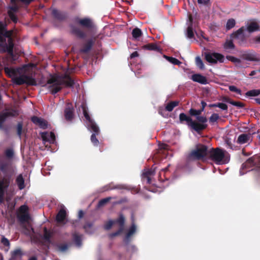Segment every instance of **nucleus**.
I'll return each mask as SVG.
<instances>
[{
    "label": "nucleus",
    "instance_id": "nucleus-52",
    "mask_svg": "<svg viewBox=\"0 0 260 260\" xmlns=\"http://www.w3.org/2000/svg\"><path fill=\"white\" fill-rule=\"evenodd\" d=\"M197 1L199 4H203L209 7L211 6V2L210 0H197Z\"/></svg>",
    "mask_w": 260,
    "mask_h": 260
},
{
    "label": "nucleus",
    "instance_id": "nucleus-31",
    "mask_svg": "<svg viewBox=\"0 0 260 260\" xmlns=\"http://www.w3.org/2000/svg\"><path fill=\"white\" fill-rule=\"evenodd\" d=\"M93 223L87 222L85 223V224L83 226V229L85 230V232L89 234H91L93 232V230L92 229Z\"/></svg>",
    "mask_w": 260,
    "mask_h": 260
},
{
    "label": "nucleus",
    "instance_id": "nucleus-29",
    "mask_svg": "<svg viewBox=\"0 0 260 260\" xmlns=\"http://www.w3.org/2000/svg\"><path fill=\"white\" fill-rule=\"evenodd\" d=\"M259 29L258 24L255 22L250 23L247 27V30L249 32H252L257 30Z\"/></svg>",
    "mask_w": 260,
    "mask_h": 260
},
{
    "label": "nucleus",
    "instance_id": "nucleus-27",
    "mask_svg": "<svg viewBox=\"0 0 260 260\" xmlns=\"http://www.w3.org/2000/svg\"><path fill=\"white\" fill-rule=\"evenodd\" d=\"M6 26L7 25L5 23L0 21V34L6 37H9L11 32L6 30Z\"/></svg>",
    "mask_w": 260,
    "mask_h": 260
},
{
    "label": "nucleus",
    "instance_id": "nucleus-11",
    "mask_svg": "<svg viewBox=\"0 0 260 260\" xmlns=\"http://www.w3.org/2000/svg\"><path fill=\"white\" fill-rule=\"evenodd\" d=\"M205 59L209 63H216L218 61L219 62H223L224 57L219 53H207L205 54Z\"/></svg>",
    "mask_w": 260,
    "mask_h": 260
},
{
    "label": "nucleus",
    "instance_id": "nucleus-16",
    "mask_svg": "<svg viewBox=\"0 0 260 260\" xmlns=\"http://www.w3.org/2000/svg\"><path fill=\"white\" fill-rule=\"evenodd\" d=\"M95 39H90L88 40L86 43L83 45L82 48L80 49V52L83 53H88L92 48L95 41Z\"/></svg>",
    "mask_w": 260,
    "mask_h": 260
},
{
    "label": "nucleus",
    "instance_id": "nucleus-19",
    "mask_svg": "<svg viewBox=\"0 0 260 260\" xmlns=\"http://www.w3.org/2000/svg\"><path fill=\"white\" fill-rule=\"evenodd\" d=\"M241 57L245 60L252 61H259L260 59L256 57V54L251 53L244 52Z\"/></svg>",
    "mask_w": 260,
    "mask_h": 260
},
{
    "label": "nucleus",
    "instance_id": "nucleus-44",
    "mask_svg": "<svg viewBox=\"0 0 260 260\" xmlns=\"http://www.w3.org/2000/svg\"><path fill=\"white\" fill-rule=\"evenodd\" d=\"M236 24L235 20L233 19H230L227 21L226 24V29L227 30H230L233 28Z\"/></svg>",
    "mask_w": 260,
    "mask_h": 260
},
{
    "label": "nucleus",
    "instance_id": "nucleus-47",
    "mask_svg": "<svg viewBox=\"0 0 260 260\" xmlns=\"http://www.w3.org/2000/svg\"><path fill=\"white\" fill-rule=\"evenodd\" d=\"M114 223H116L115 220H110L104 225V229L106 230H109L111 229L112 226Z\"/></svg>",
    "mask_w": 260,
    "mask_h": 260
},
{
    "label": "nucleus",
    "instance_id": "nucleus-49",
    "mask_svg": "<svg viewBox=\"0 0 260 260\" xmlns=\"http://www.w3.org/2000/svg\"><path fill=\"white\" fill-rule=\"evenodd\" d=\"M8 14L11 20L14 23H16L18 21V18L15 14H13L11 12H8Z\"/></svg>",
    "mask_w": 260,
    "mask_h": 260
},
{
    "label": "nucleus",
    "instance_id": "nucleus-5",
    "mask_svg": "<svg viewBox=\"0 0 260 260\" xmlns=\"http://www.w3.org/2000/svg\"><path fill=\"white\" fill-rule=\"evenodd\" d=\"M84 115L86 121L87 128L93 132L90 137L91 142L94 146H98L100 143L96 136H98L100 133V128L95 121L91 118L90 115Z\"/></svg>",
    "mask_w": 260,
    "mask_h": 260
},
{
    "label": "nucleus",
    "instance_id": "nucleus-20",
    "mask_svg": "<svg viewBox=\"0 0 260 260\" xmlns=\"http://www.w3.org/2000/svg\"><path fill=\"white\" fill-rule=\"evenodd\" d=\"M67 216V212L64 208H61L58 211L56 216V220L58 223L62 222Z\"/></svg>",
    "mask_w": 260,
    "mask_h": 260
},
{
    "label": "nucleus",
    "instance_id": "nucleus-37",
    "mask_svg": "<svg viewBox=\"0 0 260 260\" xmlns=\"http://www.w3.org/2000/svg\"><path fill=\"white\" fill-rule=\"evenodd\" d=\"M74 107L72 103H68L66 105L64 114H73Z\"/></svg>",
    "mask_w": 260,
    "mask_h": 260
},
{
    "label": "nucleus",
    "instance_id": "nucleus-59",
    "mask_svg": "<svg viewBox=\"0 0 260 260\" xmlns=\"http://www.w3.org/2000/svg\"><path fill=\"white\" fill-rule=\"evenodd\" d=\"M2 243L5 246H8L10 245L9 241L6 238L4 237L2 239Z\"/></svg>",
    "mask_w": 260,
    "mask_h": 260
},
{
    "label": "nucleus",
    "instance_id": "nucleus-24",
    "mask_svg": "<svg viewBox=\"0 0 260 260\" xmlns=\"http://www.w3.org/2000/svg\"><path fill=\"white\" fill-rule=\"evenodd\" d=\"M82 235H79L77 232L72 234L73 240L77 246H80L82 245Z\"/></svg>",
    "mask_w": 260,
    "mask_h": 260
},
{
    "label": "nucleus",
    "instance_id": "nucleus-30",
    "mask_svg": "<svg viewBox=\"0 0 260 260\" xmlns=\"http://www.w3.org/2000/svg\"><path fill=\"white\" fill-rule=\"evenodd\" d=\"M179 105V102L175 101H171L169 102L166 106V110L169 112H171L173 109L178 106Z\"/></svg>",
    "mask_w": 260,
    "mask_h": 260
},
{
    "label": "nucleus",
    "instance_id": "nucleus-42",
    "mask_svg": "<svg viewBox=\"0 0 260 260\" xmlns=\"http://www.w3.org/2000/svg\"><path fill=\"white\" fill-rule=\"evenodd\" d=\"M164 56L170 62L173 64L179 66L181 64V62L176 58L167 56L166 55H165Z\"/></svg>",
    "mask_w": 260,
    "mask_h": 260
},
{
    "label": "nucleus",
    "instance_id": "nucleus-22",
    "mask_svg": "<svg viewBox=\"0 0 260 260\" xmlns=\"http://www.w3.org/2000/svg\"><path fill=\"white\" fill-rule=\"evenodd\" d=\"M136 232V226L135 223H132L128 229L124 237L125 241H128L131 236H132Z\"/></svg>",
    "mask_w": 260,
    "mask_h": 260
},
{
    "label": "nucleus",
    "instance_id": "nucleus-50",
    "mask_svg": "<svg viewBox=\"0 0 260 260\" xmlns=\"http://www.w3.org/2000/svg\"><path fill=\"white\" fill-rule=\"evenodd\" d=\"M23 124L22 122H20L18 123L17 126V133L18 136L21 138V136L22 134Z\"/></svg>",
    "mask_w": 260,
    "mask_h": 260
},
{
    "label": "nucleus",
    "instance_id": "nucleus-63",
    "mask_svg": "<svg viewBox=\"0 0 260 260\" xmlns=\"http://www.w3.org/2000/svg\"><path fill=\"white\" fill-rule=\"evenodd\" d=\"M138 56H139V53H138V52L135 51L131 54V58H133L137 57Z\"/></svg>",
    "mask_w": 260,
    "mask_h": 260
},
{
    "label": "nucleus",
    "instance_id": "nucleus-40",
    "mask_svg": "<svg viewBox=\"0 0 260 260\" xmlns=\"http://www.w3.org/2000/svg\"><path fill=\"white\" fill-rule=\"evenodd\" d=\"M196 66L201 70L205 69L204 64L199 56H197L195 58Z\"/></svg>",
    "mask_w": 260,
    "mask_h": 260
},
{
    "label": "nucleus",
    "instance_id": "nucleus-25",
    "mask_svg": "<svg viewBox=\"0 0 260 260\" xmlns=\"http://www.w3.org/2000/svg\"><path fill=\"white\" fill-rule=\"evenodd\" d=\"M13 47L14 44L11 39L9 41L8 44L6 43L5 45L3 47L4 51L7 52L10 55H12L13 53Z\"/></svg>",
    "mask_w": 260,
    "mask_h": 260
},
{
    "label": "nucleus",
    "instance_id": "nucleus-51",
    "mask_svg": "<svg viewBox=\"0 0 260 260\" xmlns=\"http://www.w3.org/2000/svg\"><path fill=\"white\" fill-rule=\"evenodd\" d=\"M229 90L231 91L237 93L238 94H241V90L237 88L235 86L232 85L229 86Z\"/></svg>",
    "mask_w": 260,
    "mask_h": 260
},
{
    "label": "nucleus",
    "instance_id": "nucleus-23",
    "mask_svg": "<svg viewBox=\"0 0 260 260\" xmlns=\"http://www.w3.org/2000/svg\"><path fill=\"white\" fill-rule=\"evenodd\" d=\"M142 48L145 50H153L157 52H159L160 49L155 43H149L142 46Z\"/></svg>",
    "mask_w": 260,
    "mask_h": 260
},
{
    "label": "nucleus",
    "instance_id": "nucleus-9",
    "mask_svg": "<svg viewBox=\"0 0 260 260\" xmlns=\"http://www.w3.org/2000/svg\"><path fill=\"white\" fill-rule=\"evenodd\" d=\"M208 157L215 162H219L224 158V153L221 149L218 148H211L209 150Z\"/></svg>",
    "mask_w": 260,
    "mask_h": 260
},
{
    "label": "nucleus",
    "instance_id": "nucleus-57",
    "mask_svg": "<svg viewBox=\"0 0 260 260\" xmlns=\"http://www.w3.org/2000/svg\"><path fill=\"white\" fill-rule=\"evenodd\" d=\"M231 103L233 105H234V106H237L239 108H243L244 107V104L240 102L232 101L231 102Z\"/></svg>",
    "mask_w": 260,
    "mask_h": 260
},
{
    "label": "nucleus",
    "instance_id": "nucleus-62",
    "mask_svg": "<svg viewBox=\"0 0 260 260\" xmlns=\"http://www.w3.org/2000/svg\"><path fill=\"white\" fill-rule=\"evenodd\" d=\"M201 111H197L196 110H193L192 109H191L189 110V114H201Z\"/></svg>",
    "mask_w": 260,
    "mask_h": 260
},
{
    "label": "nucleus",
    "instance_id": "nucleus-4",
    "mask_svg": "<svg viewBox=\"0 0 260 260\" xmlns=\"http://www.w3.org/2000/svg\"><path fill=\"white\" fill-rule=\"evenodd\" d=\"M74 80L69 74L66 73L62 76L61 81H59V83L56 84L50 85L49 88L51 93L54 94L61 89V85H64L67 87H71L74 86Z\"/></svg>",
    "mask_w": 260,
    "mask_h": 260
},
{
    "label": "nucleus",
    "instance_id": "nucleus-10",
    "mask_svg": "<svg viewBox=\"0 0 260 260\" xmlns=\"http://www.w3.org/2000/svg\"><path fill=\"white\" fill-rule=\"evenodd\" d=\"M125 221V219L124 215L122 213H120L119 215L118 218L115 220L116 224L119 225V228L117 231L109 234V236L110 238L112 239L123 233L124 230Z\"/></svg>",
    "mask_w": 260,
    "mask_h": 260
},
{
    "label": "nucleus",
    "instance_id": "nucleus-35",
    "mask_svg": "<svg viewBox=\"0 0 260 260\" xmlns=\"http://www.w3.org/2000/svg\"><path fill=\"white\" fill-rule=\"evenodd\" d=\"M132 34L133 37L135 39L137 40L138 38H140L142 36V32L140 28L136 27L134 29H133Z\"/></svg>",
    "mask_w": 260,
    "mask_h": 260
},
{
    "label": "nucleus",
    "instance_id": "nucleus-46",
    "mask_svg": "<svg viewBox=\"0 0 260 260\" xmlns=\"http://www.w3.org/2000/svg\"><path fill=\"white\" fill-rule=\"evenodd\" d=\"M235 46L232 41H227L224 44V48L225 49H234Z\"/></svg>",
    "mask_w": 260,
    "mask_h": 260
},
{
    "label": "nucleus",
    "instance_id": "nucleus-7",
    "mask_svg": "<svg viewBox=\"0 0 260 260\" xmlns=\"http://www.w3.org/2000/svg\"><path fill=\"white\" fill-rule=\"evenodd\" d=\"M11 182V177L9 174L0 176V204L4 201L5 193Z\"/></svg>",
    "mask_w": 260,
    "mask_h": 260
},
{
    "label": "nucleus",
    "instance_id": "nucleus-56",
    "mask_svg": "<svg viewBox=\"0 0 260 260\" xmlns=\"http://www.w3.org/2000/svg\"><path fill=\"white\" fill-rule=\"evenodd\" d=\"M225 144L226 145V146L230 148V149H232V150H234V145H233L232 143V142H231V141L229 139H226L225 140Z\"/></svg>",
    "mask_w": 260,
    "mask_h": 260
},
{
    "label": "nucleus",
    "instance_id": "nucleus-15",
    "mask_svg": "<svg viewBox=\"0 0 260 260\" xmlns=\"http://www.w3.org/2000/svg\"><path fill=\"white\" fill-rule=\"evenodd\" d=\"M31 120L34 124L42 129H45L48 128V122L44 119L34 116L31 117Z\"/></svg>",
    "mask_w": 260,
    "mask_h": 260
},
{
    "label": "nucleus",
    "instance_id": "nucleus-6",
    "mask_svg": "<svg viewBox=\"0 0 260 260\" xmlns=\"http://www.w3.org/2000/svg\"><path fill=\"white\" fill-rule=\"evenodd\" d=\"M209 150L206 145H199L189 153L188 158L192 160H202L205 157H208Z\"/></svg>",
    "mask_w": 260,
    "mask_h": 260
},
{
    "label": "nucleus",
    "instance_id": "nucleus-18",
    "mask_svg": "<svg viewBox=\"0 0 260 260\" xmlns=\"http://www.w3.org/2000/svg\"><path fill=\"white\" fill-rule=\"evenodd\" d=\"M191 79L194 82H198L202 84H206L207 83V78L205 76L199 74L192 75L191 76Z\"/></svg>",
    "mask_w": 260,
    "mask_h": 260
},
{
    "label": "nucleus",
    "instance_id": "nucleus-2",
    "mask_svg": "<svg viewBox=\"0 0 260 260\" xmlns=\"http://www.w3.org/2000/svg\"><path fill=\"white\" fill-rule=\"evenodd\" d=\"M76 22L81 27L86 29L85 32L78 27H72V34L80 39H85L87 36H91L95 29L94 23L89 18H77Z\"/></svg>",
    "mask_w": 260,
    "mask_h": 260
},
{
    "label": "nucleus",
    "instance_id": "nucleus-39",
    "mask_svg": "<svg viewBox=\"0 0 260 260\" xmlns=\"http://www.w3.org/2000/svg\"><path fill=\"white\" fill-rule=\"evenodd\" d=\"M56 247L58 251L65 252L68 249L69 245L67 243L57 244H56Z\"/></svg>",
    "mask_w": 260,
    "mask_h": 260
},
{
    "label": "nucleus",
    "instance_id": "nucleus-55",
    "mask_svg": "<svg viewBox=\"0 0 260 260\" xmlns=\"http://www.w3.org/2000/svg\"><path fill=\"white\" fill-rule=\"evenodd\" d=\"M75 115H64V118L68 122H72L74 119Z\"/></svg>",
    "mask_w": 260,
    "mask_h": 260
},
{
    "label": "nucleus",
    "instance_id": "nucleus-14",
    "mask_svg": "<svg viewBox=\"0 0 260 260\" xmlns=\"http://www.w3.org/2000/svg\"><path fill=\"white\" fill-rule=\"evenodd\" d=\"M51 15L55 19L60 21L66 20L67 17L66 12L59 11L56 9H53L52 10Z\"/></svg>",
    "mask_w": 260,
    "mask_h": 260
},
{
    "label": "nucleus",
    "instance_id": "nucleus-8",
    "mask_svg": "<svg viewBox=\"0 0 260 260\" xmlns=\"http://www.w3.org/2000/svg\"><path fill=\"white\" fill-rule=\"evenodd\" d=\"M245 30V27L242 26L231 35L232 38L237 40L238 43L241 46H243L246 43V37L244 34Z\"/></svg>",
    "mask_w": 260,
    "mask_h": 260
},
{
    "label": "nucleus",
    "instance_id": "nucleus-26",
    "mask_svg": "<svg viewBox=\"0 0 260 260\" xmlns=\"http://www.w3.org/2000/svg\"><path fill=\"white\" fill-rule=\"evenodd\" d=\"M16 183L20 190L25 188L24 179L22 174L19 175L16 179Z\"/></svg>",
    "mask_w": 260,
    "mask_h": 260
},
{
    "label": "nucleus",
    "instance_id": "nucleus-53",
    "mask_svg": "<svg viewBox=\"0 0 260 260\" xmlns=\"http://www.w3.org/2000/svg\"><path fill=\"white\" fill-rule=\"evenodd\" d=\"M5 155L8 158H12L14 155V152L12 149H8L5 151Z\"/></svg>",
    "mask_w": 260,
    "mask_h": 260
},
{
    "label": "nucleus",
    "instance_id": "nucleus-17",
    "mask_svg": "<svg viewBox=\"0 0 260 260\" xmlns=\"http://www.w3.org/2000/svg\"><path fill=\"white\" fill-rule=\"evenodd\" d=\"M15 115H0V129L7 132L8 127L4 125V123L7 121L10 117V116H15Z\"/></svg>",
    "mask_w": 260,
    "mask_h": 260
},
{
    "label": "nucleus",
    "instance_id": "nucleus-48",
    "mask_svg": "<svg viewBox=\"0 0 260 260\" xmlns=\"http://www.w3.org/2000/svg\"><path fill=\"white\" fill-rule=\"evenodd\" d=\"M226 58L229 60L234 62V63H241V60L238 58H236L234 56H231V55H228L226 56Z\"/></svg>",
    "mask_w": 260,
    "mask_h": 260
},
{
    "label": "nucleus",
    "instance_id": "nucleus-13",
    "mask_svg": "<svg viewBox=\"0 0 260 260\" xmlns=\"http://www.w3.org/2000/svg\"><path fill=\"white\" fill-rule=\"evenodd\" d=\"M34 1V0H10L12 6L9 7V10L8 12H11L13 14H15V13L18 11L19 7L17 4V1H20L25 5H28Z\"/></svg>",
    "mask_w": 260,
    "mask_h": 260
},
{
    "label": "nucleus",
    "instance_id": "nucleus-1",
    "mask_svg": "<svg viewBox=\"0 0 260 260\" xmlns=\"http://www.w3.org/2000/svg\"><path fill=\"white\" fill-rule=\"evenodd\" d=\"M179 120L181 123L185 122L199 134L208 126V119L203 115H179Z\"/></svg>",
    "mask_w": 260,
    "mask_h": 260
},
{
    "label": "nucleus",
    "instance_id": "nucleus-21",
    "mask_svg": "<svg viewBox=\"0 0 260 260\" xmlns=\"http://www.w3.org/2000/svg\"><path fill=\"white\" fill-rule=\"evenodd\" d=\"M250 135L242 134L239 136L237 142L239 144H243L247 143L250 139Z\"/></svg>",
    "mask_w": 260,
    "mask_h": 260
},
{
    "label": "nucleus",
    "instance_id": "nucleus-45",
    "mask_svg": "<svg viewBox=\"0 0 260 260\" xmlns=\"http://www.w3.org/2000/svg\"><path fill=\"white\" fill-rule=\"evenodd\" d=\"M111 197H107L103 199H101L98 203V207H101L105 205L107 203H108L111 200Z\"/></svg>",
    "mask_w": 260,
    "mask_h": 260
},
{
    "label": "nucleus",
    "instance_id": "nucleus-64",
    "mask_svg": "<svg viewBox=\"0 0 260 260\" xmlns=\"http://www.w3.org/2000/svg\"><path fill=\"white\" fill-rule=\"evenodd\" d=\"M50 137L51 141H55V134H54V133L50 132Z\"/></svg>",
    "mask_w": 260,
    "mask_h": 260
},
{
    "label": "nucleus",
    "instance_id": "nucleus-54",
    "mask_svg": "<svg viewBox=\"0 0 260 260\" xmlns=\"http://www.w3.org/2000/svg\"><path fill=\"white\" fill-rule=\"evenodd\" d=\"M219 118L218 115H212L209 118V121L211 123H214Z\"/></svg>",
    "mask_w": 260,
    "mask_h": 260
},
{
    "label": "nucleus",
    "instance_id": "nucleus-34",
    "mask_svg": "<svg viewBox=\"0 0 260 260\" xmlns=\"http://www.w3.org/2000/svg\"><path fill=\"white\" fill-rule=\"evenodd\" d=\"M105 188H106V190H111V189H122L126 188L125 186L124 185L118 184V185L113 186V185H112V184H110L106 186Z\"/></svg>",
    "mask_w": 260,
    "mask_h": 260
},
{
    "label": "nucleus",
    "instance_id": "nucleus-28",
    "mask_svg": "<svg viewBox=\"0 0 260 260\" xmlns=\"http://www.w3.org/2000/svg\"><path fill=\"white\" fill-rule=\"evenodd\" d=\"M189 21L190 22V24L188 26V27L187 28L186 35H187V37L189 39H192L194 38V33H193V28H192V18L191 16H190L189 17Z\"/></svg>",
    "mask_w": 260,
    "mask_h": 260
},
{
    "label": "nucleus",
    "instance_id": "nucleus-36",
    "mask_svg": "<svg viewBox=\"0 0 260 260\" xmlns=\"http://www.w3.org/2000/svg\"><path fill=\"white\" fill-rule=\"evenodd\" d=\"M260 94V89H252L248 91L245 93L246 97L256 96Z\"/></svg>",
    "mask_w": 260,
    "mask_h": 260
},
{
    "label": "nucleus",
    "instance_id": "nucleus-43",
    "mask_svg": "<svg viewBox=\"0 0 260 260\" xmlns=\"http://www.w3.org/2000/svg\"><path fill=\"white\" fill-rule=\"evenodd\" d=\"M22 255V252L21 249H17L11 252V258L12 259H16L18 257H20Z\"/></svg>",
    "mask_w": 260,
    "mask_h": 260
},
{
    "label": "nucleus",
    "instance_id": "nucleus-38",
    "mask_svg": "<svg viewBox=\"0 0 260 260\" xmlns=\"http://www.w3.org/2000/svg\"><path fill=\"white\" fill-rule=\"evenodd\" d=\"M78 112L80 114H88V109L85 103H82V104L78 107Z\"/></svg>",
    "mask_w": 260,
    "mask_h": 260
},
{
    "label": "nucleus",
    "instance_id": "nucleus-41",
    "mask_svg": "<svg viewBox=\"0 0 260 260\" xmlns=\"http://www.w3.org/2000/svg\"><path fill=\"white\" fill-rule=\"evenodd\" d=\"M51 237V233L47 230L46 227L44 228V235L43 238L47 242H50V239Z\"/></svg>",
    "mask_w": 260,
    "mask_h": 260
},
{
    "label": "nucleus",
    "instance_id": "nucleus-58",
    "mask_svg": "<svg viewBox=\"0 0 260 260\" xmlns=\"http://www.w3.org/2000/svg\"><path fill=\"white\" fill-rule=\"evenodd\" d=\"M168 148L169 146L166 144L162 143L159 145V149L160 151L168 150Z\"/></svg>",
    "mask_w": 260,
    "mask_h": 260
},
{
    "label": "nucleus",
    "instance_id": "nucleus-33",
    "mask_svg": "<svg viewBox=\"0 0 260 260\" xmlns=\"http://www.w3.org/2000/svg\"><path fill=\"white\" fill-rule=\"evenodd\" d=\"M8 168V165L6 163H3L0 165V170L3 173L4 176H5L7 174H9L11 177V181L12 180L13 174L11 172H8L7 171V169Z\"/></svg>",
    "mask_w": 260,
    "mask_h": 260
},
{
    "label": "nucleus",
    "instance_id": "nucleus-32",
    "mask_svg": "<svg viewBox=\"0 0 260 260\" xmlns=\"http://www.w3.org/2000/svg\"><path fill=\"white\" fill-rule=\"evenodd\" d=\"M62 78V76L61 77L52 76L47 81V83L51 85L56 84L59 83V81H61V79Z\"/></svg>",
    "mask_w": 260,
    "mask_h": 260
},
{
    "label": "nucleus",
    "instance_id": "nucleus-60",
    "mask_svg": "<svg viewBox=\"0 0 260 260\" xmlns=\"http://www.w3.org/2000/svg\"><path fill=\"white\" fill-rule=\"evenodd\" d=\"M217 106L222 110H226L228 108L227 105L225 104L222 103H218Z\"/></svg>",
    "mask_w": 260,
    "mask_h": 260
},
{
    "label": "nucleus",
    "instance_id": "nucleus-12",
    "mask_svg": "<svg viewBox=\"0 0 260 260\" xmlns=\"http://www.w3.org/2000/svg\"><path fill=\"white\" fill-rule=\"evenodd\" d=\"M17 218L21 223L28 221L30 216L28 213V207L26 205H22L20 207L17 214Z\"/></svg>",
    "mask_w": 260,
    "mask_h": 260
},
{
    "label": "nucleus",
    "instance_id": "nucleus-3",
    "mask_svg": "<svg viewBox=\"0 0 260 260\" xmlns=\"http://www.w3.org/2000/svg\"><path fill=\"white\" fill-rule=\"evenodd\" d=\"M5 73L10 77H12V81L14 84L17 85H21L26 84L27 85L34 86L37 85V82L31 76H28L24 74L20 75L21 69L20 68H13L5 67L4 69Z\"/></svg>",
    "mask_w": 260,
    "mask_h": 260
},
{
    "label": "nucleus",
    "instance_id": "nucleus-61",
    "mask_svg": "<svg viewBox=\"0 0 260 260\" xmlns=\"http://www.w3.org/2000/svg\"><path fill=\"white\" fill-rule=\"evenodd\" d=\"M154 172V171L152 170V169L148 170L147 171H146L145 173H144L143 176H151V175L153 174Z\"/></svg>",
    "mask_w": 260,
    "mask_h": 260
}]
</instances>
